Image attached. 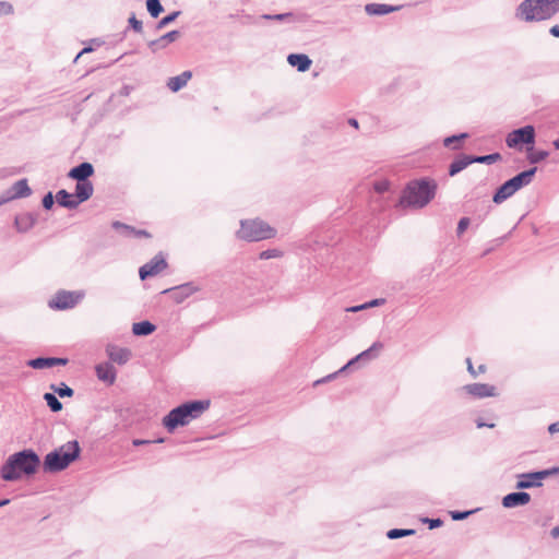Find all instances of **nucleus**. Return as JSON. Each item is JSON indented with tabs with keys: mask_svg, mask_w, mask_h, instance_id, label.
<instances>
[{
	"mask_svg": "<svg viewBox=\"0 0 559 559\" xmlns=\"http://www.w3.org/2000/svg\"><path fill=\"white\" fill-rule=\"evenodd\" d=\"M549 34L554 37L559 38V25H554L549 28Z\"/></svg>",
	"mask_w": 559,
	"mask_h": 559,
	"instance_id": "obj_54",
	"label": "nucleus"
},
{
	"mask_svg": "<svg viewBox=\"0 0 559 559\" xmlns=\"http://www.w3.org/2000/svg\"><path fill=\"white\" fill-rule=\"evenodd\" d=\"M156 330V326L150 321L133 323L132 332L136 336H147Z\"/></svg>",
	"mask_w": 559,
	"mask_h": 559,
	"instance_id": "obj_29",
	"label": "nucleus"
},
{
	"mask_svg": "<svg viewBox=\"0 0 559 559\" xmlns=\"http://www.w3.org/2000/svg\"><path fill=\"white\" fill-rule=\"evenodd\" d=\"M94 174V166L88 162H83L70 169L68 177L76 181H90L88 178Z\"/></svg>",
	"mask_w": 559,
	"mask_h": 559,
	"instance_id": "obj_15",
	"label": "nucleus"
},
{
	"mask_svg": "<svg viewBox=\"0 0 559 559\" xmlns=\"http://www.w3.org/2000/svg\"><path fill=\"white\" fill-rule=\"evenodd\" d=\"M385 302V299L383 298H377V299H372L368 302H366V306H367V309L368 308H372V307H378V306H381Z\"/></svg>",
	"mask_w": 559,
	"mask_h": 559,
	"instance_id": "obj_47",
	"label": "nucleus"
},
{
	"mask_svg": "<svg viewBox=\"0 0 559 559\" xmlns=\"http://www.w3.org/2000/svg\"><path fill=\"white\" fill-rule=\"evenodd\" d=\"M532 150H533V145L528 148V151H532ZM548 155H549V153L547 151L528 152L527 159L531 164H537V163L544 160L545 158H547Z\"/></svg>",
	"mask_w": 559,
	"mask_h": 559,
	"instance_id": "obj_38",
	"label": "nucleus"
},
{
	"mask_svg": "<svg viewBox=\"0 0 559 559\" xmlns=\"http://www.w3.org/2000/svg\"><path fill=\"white\" fill-rule=\"evenodd\" d=\"M261 17L267 21L278 22H294V14L292 12L280 13V14H262Z\"/></svg>",
	"mask_w": 559,
	"mask_h": 559,
	"instance_id": "obj_36",
	"label": "nucleus"
},
{
	"mask_svg": "<svg viewBox=\"0 0 559 559\" xmlns=\"http://www.w3.org/2000/svg\"><path fill=\"white\" fill-rule=\"evenodd\" d=\"M556 468L543 469L531 473L519 474L515 488L519 490H525L531 488H537L543 486V481L556 473Z\"/></svg>",
	"mask_w": 559,
	"mask_h": 559,
	"instance_id": "obj_8",
	"label": "nucleus"
},
{
	"mask_svg": "<svg viewBox=\"0 0 559 559\" xmlns=\"http://www.w3.org/2000/svg\"><path fill=\"white\" fill-rule=\"evenodd\" d=\"M477 372L478 373L485 372V366L484 365L478 366V371Z\"/></svg>",
	"mask_w": 559,
	"mask_h": 559,
	"instance_id": "obj_62",
	"label": "nucleus"
},
{
	"mask_svg": "<svg viewBox=\"0 0 559 559\" xmlns=\"http://www.w3.org/2000/svg\"><path fill=\"white\" fill-rule=\"evenodd\" d=\"M554 145L557 150H559V138L554 142Z\"/></svg>",
	"mask_w": 559,
	"mask_h": 559,
	"instance_id": "obj_63",
	"label": "nucleus"
},
{
	"mask_svg": "<svg viewBox=\"0 0 559 559\" xmlns=\"http://www.w3.org/2000/svg\"><path fill=\"white\" fill-rule=\"evenodd\" d=\"M0 8H4V14L13 13V5L5 1H0Z\"/></svg>",
	"mask_w": 559,
	"mask_h": 559,
	"instance_id": "obj_48",
	"label": "nucleus"
},
{
	"mask_svg": "<svg viewBox=\"0 0 559 559\" xmlns=\"http://www.w3.org/2000/svg\"><path fill=\"white\" fill-rule=\"evenodd\" d=\"M74 200H75L74 194L69 193L64 189L59 190L56 194L57 203L60 206L66 207V209H70V210L76 209L78 205Z\"/></svg>",
	"mask_w": 559,
	"mask_h": 559,
	"instance_id": "obj_28",
	"label": "nucleus"
},
{
	"mask_svg": "<svg viewBox=\"0 0 559 559\" xmlns=\"http://www.w3.org/2000/svg\"><path fill=\"white\" fill-rule=\"evenodd\" d=\"M41 204L45 210H51V207L55 204L53 195L51 192H48L47 194L44 195Z\"/></svg>",
	"mask_w": 559,
	"mask_h": 559,
	"instance_id": "obj_45",
	"label": "nucleus"
},
{
	"mask_svg": "<svg viewBox=\"0 0 559 559\" xmlns=\"http://www.w3.org/2000/svg\"><path fill=\"white\" fill-rule=\"evenodd\" d=\"M40 464L35 451L26 449L9 456L1 467V477L7 481H13L21 477V473L33 475Z\"/></svg>",
	"mask_w": 559,
	"mask_h": 559,
	"instance_id": "obj_3",
	"label": "nucleus"
},
{
	"mask_svg": "<svg viewBox=\"0 0 559 559\" xmlns=\"http://www.w3.org/2000/svg\"><path fill=\"white\" fill-rule=\"evenodd\" d=\"M44 400L47 403L51 412L58 413L62 409V403L58 400L55 393H45Z\"/></svg>",
	"mask_w": 559,
	"mask_h": 559,
	"instance_id": "obj_31",
	"label": "nucleus"
},
{
	"mask_svg": "<svg viewBox=\"0 0 559 559\" xmlns=\"http://www.w3.org/2000/svg\"><path fill=\"white\" fill-rule=\"evenodd\" d=\"M382 348H383V344L381 342H374L368 349L361 352L356 357L350 359L337 372L329 374L325 378H322V379L316 381L314 384L317 385V384L326 382L331 379H334L337 376V373H341V372L345 371L346 369L352 368L353 366H355L356 364H358L361 360H371V359L376 358Z\"/></svg>",
	"mask_w": 559,
	"mask_h": 559,
	"instance_id": "obj_10",
	"label": "nucleus"
},
{
	"mask_svg": "<svg viewBox=\"0 0 559 559\" xmlns=\"http://www.w3.org/2000/svg\"><path fill=\"white\" fill-rule=\"evenodd\" d=\"M9 503H10V499H2V500H0V508L7 506Z\"/></svg>",
	"mask_w": 559,
	"mask_h": 559,
	"instance_id": "obj_61",
	"label": "nucleus"
},
{
	"mask_svg": "<svg viewBox=\"0 0 559 559\" xmlns=\"http://www.w3.org/2000/svg\"><path fill=\"white\" fill-rule=\"evenodd\" d=\"M0 13L4 14V8H0Z\"/></svg>",
	"mask_w": 559,
	"mask_h": 559,
	"instance_id": "obj_64",
	"label": "nucleus"
},
{
	"mask_svg": "<svg viewBox=\"0 0 559 559\" xmlns=\"http://www.w3.org/2000/svg\"><path fill=\"white\" fill-rule=\"evenodd\" d=\"M14 199L15 198L12 197V192H10V190H7L5 192L0 194V206L4 205L5 203Z\"/></svg>",
	"mask_w": 559,
	"mask_h": 559,
	"instance_id": "obj_46",
	"label": "nucleus"
},
{
	"mask_svg": "<svg viewBox=\"0 0 559 559\" xmlns=\"http://www.w3.org/2000/svg\"><path fill=\"white\" fill-rule=\"evenodd\" d=\"M415 534V530L412 528H392L388 531L386 537L389 539H397L406 536H411Z\"/></svg>",
	"mask_w": 559,
	"mask_h": 559,
	"instance_id": "obj_34",
	"label": "nucleus"
},
{
	"mask_svg": "<svg viewBox=\"0 0 559 559\" xmlns=\"http://www.w3.org/2000/svg\"><path fill=\"white\" fill-rule=\"evenodd\" d=\"M472 164L471 155H460L449 165V175L453 177Z\"/></svg>",
	"mask_w": 559,
	"mask_h": 559,
	"instance_id": "obj_26",
	"label": "nucleus"
},
{
	"mask_svg": "<svg viewBox=\"0 0 559 559\" xmlns=\"http://www.w3.org/2000/svg\"><path fill=\"white\" fill-rule=\"evenodd\" d=\"M94 47L92 45H88L86 47H84L75 57L74 61H76L81 56H83L84 53H90L92 51H94Z\"/></svg>",
	"mask_w": 559,
	"mask_h": 559,
	"instance_id": "obj_49",
	"label": "nucleus"
},
{
	"mask_svg": "<svg viewBox=\"0 0 559 559\" xmlns=\"http://www.w3.org/2000/svg\"><path fill=\"white\" fill-rule=\"evenodd\" d=\"M9 190L15 199L27 198L32 194V189L25 178L14 182Z\"/></svg>",
	"mask_w": 559,
	"mask_h": 559,
	"instance_id": "obj_27",
	"label": "nucleus"
},
{
	"mask_svg": "<svg viewBox=\"0 0 559 559\" xmlns=\"http://www.w3.org/2000/svg\"><path fill=\"white\" fill-rule=\"evenodd\" d=\"M501 159V155L499 153H492L489 155H480V156H472L473 164H492Z\"/></svg>",
	"mask_w": 559,
	"mask_h": 559,
	"instance_id": "obj_37",
	"label": "nucleus"
},
{
	"mask_svg": "<svg viewBox=\"0 0 559 559\" xmlns=\"http://www.w3.org/2000/svg\"><path fill=\"white\" fill-rule=\"evenodd\" d=\"M180 13H181L180 11H174L170 14L160 19L156 24V31H160L164 27H166L167 25H169L170 23H173L180 15Z\"/></svg>",
	"mask_w": 559,
	"mask_h": 559,
	"instance_id": "obj_39",
	"label": "nucleus"
},
{
	"mask_svg": "<svg viewBox=\"0 0 559 559\" xmlns=\"http://www.w3.org/2000/svg\"><path fill=\"white\" fill-rule=\"evenodd\" d=\"M548 431L550 433L558 432L559 431V421H556V423H552L551 425H549Z\"/></svg>",
	"mask_w": 559,
	"mask_h": 559,
	"instance_id": "obj_55",
	"label": "nucleus"
},
{
	"mask_svg": "<svg viewBox=\"0 0 559 559\" xmlns=\"http://www.w3.org/2000/svg\"><path fill=\"white\" fill-rule=\"evenodd\" d=\"M83 292L59 290L55 297L49 300L48 306L51 309L66 310L75 307L83 298Z\"/></svg>",
	"mask_w": 559,
	"mask_h": 559,
	"instance_id": "obj_9",
	"label": "nucleus"
},
{
	"mask_svg": "<svg viewBox=\"0 0 559 559\" xmlns=\"http://www.w3.org/2000/svg\"><path fill=\"white\" fill-rule=\"evenodd\" d=\"M466 365H467V370L468 372L475 378L478 376V372H476V370L474 369L473 367V364H472V359L471 358H466Z\"/></svg>",
	"mask_w": 559,
	"mask_h": 559,
	"instance_id": "obj_50",
	"label": "nucleus"
},
{
	"mask_svg": "<svg viewBox=\"0 0 559 559\" xmlns=\"http://www.w3.org/2000/svg\"><path fill=\"white\" fill-rule=\"evenodd\" d=\"M95 372H96L97 378L100 381H103L109 385L114 384L116 381L117 370L110 362H104V364L96 365Z\"/></svg>",
	"mask_w": 559,
	"mask_h": 559,
	"instance_id": "obj_18",
	"label": "nucleus"
},
{
	"mask_svg": "<svg viewBox=\"0 0 559 559\" xmlns=\"http://www.w3.org/2000/svg\"><path fill=\"white\" fill-rule=\"evenodd\" d=\"M365 309H367L366 302L362 304V305H359V306L349 307L346 310L349 311V312H358V311L365 310Z\"/></svg>",
	"mask_w": 559,
	"mask_h": 559,
	"instance_id": "obj_51",
	"label": "nucleus"
},
{
	"mask_svg": "<svg viewBox=\"0 0 559 559\" xmlns=\"http://www.w3.org/2000/svg\"><path fill=\"white\" fill-rule=\"evenodd\" d=\"M477 509L475 510H467V511H450L449 514L453 521H462L467 519L471 514L475 513Z\"/></svg>",
	"mask_w": 559,
	"mask_h": 559,
	"instance_id": "obj_40",
	"label": "nucleus"
},
{
	"mask_svg": "<svg viewBox=\"0 0 559 559\" xmlns=\"http://www.w3.org/2000/svg\"><path fill=\"white\" fill-rule=\"evenodd\" d=\"M536 171L537 168L533 167L515 175L511 179L503 182L495 192L492 202L496 204H501L511 198L521 188L528 186L532 182Z\"/></svg>",
	"mask_w": 559,
	"mask_h": 559,
	"instance_id": "obj_6",
	"label": "nucleus"
},
{
	"mask_svg": "<svg viewBox=\"0 0 559 559\" xmlns=\"http://www.w3.org/2000/svg\"><path fill=\"white\" fill-rule=\"evenodd\" d=\"M210 407L207 400H194L180 404L173 408L164 418L163 425L168 432H174L178 427L189 425L199 418Z\"/></svg>",
	"mask_w": 559,
	"mask_h": 559,
	"instance_id": "obj_2",
	"label": "nucleus"
},
{
	"mask_svg": "<svg viewBox=\"0 0 559 559\" xmlns=\"http://www.w3.org/2000/svg\"><path fill=\"white\" fill-rule=\"evenodd\" d=\"M462 390L476 399L497 396L496 386L487 383L466 384Z\"/></svg>",
	"mask_w": 559,
	"mask_h": 559,
	"instance_id": "obj_13",
	"label": "nucleus"
},
{
	"mask_svg": "<svg viewBox=\"0 0 559 559\" xmlns=\"http://www.w3.org/2000/svg\"><path fill=\"white\" fill-rule=\"evenodd\" d=\"M509 147H516L520 144L533 145L535 143V129L528 124L510 132L506 139Z\"/></svg>",
	"mask_w": 559,
	"mask_h": 559,
	"instance_id": "obj_11",
	"label": "nucleus"
},
{
	"mask_svg": "<svg viewBox=\"0 0 559 559\" xmlns=\"http://www.w3.org/2000/svg\"><path fill=\"white\" fill-rule=\"evenodd\" d=\"M150 442H151L150 440L134 439L133 440V445L139 447V445L146 444V443H150Z\"/></svg>",
	"mask_w": 559,
	"mask_h": 559,
	"instance_id": "obj_58",
	"label": "nucleus"
},
{
	"mask_svg": "<svg viewBox=\"0 0 559 559\" xmlns=\"http://www.w3.org/2000/svg\"><path fill=\"white\" fill-rule=\"evenodd\" d=\"M94 192V187L91 181H76L74 198L76 205L87 201Z\"/></svg>",
	"mask_w": 559,
	"mask_h": 559,
	"instance_id": "obj_20",
	"label": "nucleus"
},
{
	"mask_svg": "<svg viewBox=\"0 0 559 559\" xmlns=\"http://www.w3.org/2000/svg\"><path fill=\"white\" fill-rule=\"evenodd\" d=\"M423 522L425 524H428L429 530H435L443 525V521L440 518L437 519H429L425 518L423 519Z\"/></svg>",
	"mask_w": 559,
	"mask_h": 559,
	"instance_id": "obj_44",
	"label": "nucleus"
},
{
	"mask_svg": "<svg viewBox=\"0 0 559 559\" xmlns=\"http://www.w3.org/2000/svg\"><path fill=\"white\" fill-rule=\"evenodd\" d=\"M374 189L378 192H384L388 189V183L386 182H377L374 186Z\"/></svg>",
	"mask_w": 559,
	"mask_h": 559,
	"instance_id": "obj_52",
	"label": "nucleus"
},
{
	"mask_svg": "<svg viewBox=\"0 0 559 559\" xmlns=\"http://www.w3.org/2000/svg\"><path fill=\"white\" fill-rule=\"evenodd\" d=\"M132 237H150V234L144 229H135Z\"/></svg>",
	"mask_w": 559,
	"mask_h": 559,
	"instance_id": "obj_53",
	"label": "nucleus"
},
{
	"mask_svg": "<svg viewBox=\"0 0 559 559\" xmlns=\"http://www.w3.org/2000/svg\"><path fill=\"white\" fill-rule=\"evenodd\" d=\"M50 389L53 393L58 394L60 397H71L74 394L73 389L68 386L66 383L61 382L60 384H51Z\"/></svg>",
	"mask_w": 559,
	"mask_h": 559,
	"instance_id": "obj_32",
	"label": "nucleus"
},
{
	"mask_svg": "<svg viewBox=\"0 0 559 559\" xmlns=\"http://www.w3.org/2000/svg\"><path fill=\"white\" fill-rule=\"evenodd\" d=\"M128 22H129L130 27L134 32L141 33L143 31V23H142V21L138 20L134 14H132L129 17Z\"/></svg>",
	"mask_w": 559,
	"mask_h": 559,
	"instance_id": "obj_42",
	"label": "nucleus"
},
{
	"mask_svg": "<svg viewBox=\"0 0 559 559\" xmlns=\"http://www.w3.org/2000/svg\"><path fill=\"white\" fill-rule=\"evenodd\" d=\"M197 288L192 285V283H187L167 290H164V293H171L174 299L177 302L183 301L187 297L192 295Z\"/></svg>",
	"mask_w": 559,
	"mask_h": 559,
	"instance_id": "obj_24",
	"label": "nucleus"
},
{
	"mask_svg": "<svg viewBox=\"0 0 559 559\" xmlns=\"http://www.w3.org/2000/svg\"><path fill=\"white\" fill-rule=\"evenodd\" d=\"M111 226H112V228L115 230H117L118 233H120L124 237H132L133 233H135V228L134 227H132L130 225H127L124 223H121L119 221L112 222Z\"/></svg>",
	"mask_w": 559,
	"mask_h": 559,
	"instance_id": "obj_33",
	"label": "nucleus"
},
{
	"mask_svg": "<svg viewBox=\"0 0 559 559\" xmlns=\"http://www.w3.org/2000/svg\"><path fill=\"white\" fill-rule=\"evenodd\" d=\"M259 257L261 260L280 258V257H282V251L277 250V249H267V250L262 251Z\"/></svg>",
	"mask_w": 559,
	"mask_h": 559,
	"instance_id": "obj_41",
	"label": "nucleus"
},
{
	"mask_svg": "<svg viewBox=\"0 0 559 559\" xmlns=\"http://www.w3.org/2000/svg\"><path fill=\"white\" fill-rule=\"evenodd\" d=\"M191 76H192L191 71H183L182 73H180L177 76L169 78V80L167 82V87L171 92H178L187 85V83L191 79Z\"/></svg>",
	"mask_w": 559,
	"mask_h": 559,
	"instance_id": "obj_25",
	"label": "nucleus"
},
{
	"mask_svg": "<svg viewBox=\"0 0 559 559\" xmlns=\"http://www.w3.org/2000/svg\"><path fill=\"white\" fill-rule=\"evenodd\" d=\"M103 43H104V41H103V40H100L99 38H93V39L91 40V45H92L93 47H94V46L99 47V46H102V45H103Z\"/></svg>",
	"mask_w": 559,
	"mask_h": 559,
	"instance_id": "obj_59",
	"label": "nucleus"
},
{
	"mask_svg": "<svg viewBox=\"0 0 559 559\" xmlns=\"http://www.w3.org/2000/svg\"><path fill=\"white\" fill-rule=\"evenodd\" d=\"M276 230L261 219L241 221L240 229L237 231L238 238L247 241H260L273 238Z\"/></svg>",
	"mask_w": 559,
	"mask_h": 559,
	"instance_id": "obj_7",
	"label": "nucleus"
},
{
	"mask_svg": "<svg viewBox=\"0 0 559 559\" xmlns=\"http://www.w3.org/2000/svg\"><path fill=\"white\" fill-rule=\"evenodd\" d=\"M81 448L76 440H71L53 451L47 453L44 457L43 469L45 473H59L64 471L71 463L80 457Z\"/></svg>",
	"mask_w": 559,
	"mask_h": 559,
	"instance_id": "obj_5",
	"label": "nucleus"
},
{
	"mask_svg": "<svg viewBox=\"0 0 559 559\" xmlns=\"http://www.w3.org/2000/svg\"><path fill=\"white\" fill-rule=\"evenodd\" d=\"M559 12V0H523L515 9V17L523 22H540Z\"/></svg>",
	"mask_w": 559,
	"mask_h": 559,
	"instance_id": "obj_4",
	"label": "nucleus"
},
{
	"mask_svg": "<svg viewBox=\"0 0 559 559\" xmlns=\"http://www.w3.org/2000/svg\"><path fill=\"white\" fill-rule=\"evenodd\" d=\"M146 9L152 17L156 19L164 11L159 0H146Z\"/></svg>",
	"mask_w": 559,
	"mask_h": 559,
	"instance_id": "obj_35",
	"label": "nucleus"
},
{
	"mask_svg": "<svg viewBox=\"0 0 559 559\" xmlns=\"http://www.w3.org/2000/svg\"><path fill=\"white\" fill-rule=\"evenodd\" d=\"M476 425L478 428H483V427L493 428L495 427V424H486V423L481 421L480 419H478L476 421Z\"/></svg>",
	"mask_w": 559,
	"mask_h": 559,
	"instance_id": "obj_56",
	"label": "nucleus"
},
{
	"mask_svg": "<svg viewBox=\"0 0 559 559\" xmlns=\"http://www.w3.org/2000/svg\"><path fill=\"white\" fill-rule=\"evenodd\" d=\"M471 224V219L468 217H462L459 223H457V227H456V234L459 237H461L464 231L468 228Z\"/></svg>",
	"mask_w": 559,
	"mask_h": 559,
	"instance_id": "obj_43",
	"label": "nucleus"
},
{
	"mask_svg": "<svg viewBox=\"0 0 559 559\" xmlns=\"http://www.w3.org/2000/svg\"><path fill=\"white\" fill-rule=\"evenodd\" d=\"M167 267L165 258L159 253L156 254L150 262L142 265L139 270L140 278L146 280L147 277L154 276Z\"/></svg>",
	"mask_w": 559,
	"mask_h": 559,
	"instance_id": "obj_12",
	"label": "nucleus"
},
{
	"mask_svg": "<svg viewBox=\"0 0 559 559\" xmlns=\"http://www.w3.org/2000/svg\"><path fill=\"white\" fill-rule=\"evenodd\" d=\"M531 501V495L524 490L514 491L502 498V506L507 509L526 506Z\"/></svg>",
	"mask_w": 559,
	"mask_h": 559,
	"instance_id": "obj_14",
	"label": "nucleus"
},
{
	"mask_svg": "<svg viewBox=\"0 0 559 559\" xmlns=\"http://www.w3.org/2000/svg\"><path fill=\"white\" fill-rule=\"evenodd\" d=\"M468 138V133H460V134H454V135H451V136H447L444 140H443V145L445 147H449V148H452V150H460L462 144L461 142L465 139Z\"/></svg>",
	"mask_w": 559,
	"mask_h": 559,
	"instance_id": "obj_30",
	"label": "nucleus"
},
{
	"mask_svg": "<svg viewBox=\"0 0 559 559\" xmlns=\"http://www.w3.org/2000/svg\"><path fill=\"white\" fill-rule=\"evenodd\" d=\"M348 123H349L350 126L355 127V128H358V121H357L356 119H354V118H350V119L348 120Z\"/></svg>",
	"mask_w": 559,
	"mask_h": 559,
	"instance_id": "obj_60",
	"label": "nucleus"
},
{
	"mask_svg": "<svg viewBox=\"0 0 559 559\" xmlns=\"http://www.w3.org/2000/svg\"><path fill=\"white\" fill-rule=\"evenodd\" d=\"M37 222L36 213H22L15 216L14 225L20 233H26L34 227Z\"/></svg>",
	"mask_w": 559,
	"mask_h": 559,
	"instance_id": "obj_19",
	"label": "nucleus"
},
{
	"mask_svg": "<svg viewBox=\"0 0 559 559\" xmlns=\"http://www.w3.org/2000/svg\"><path fill=\"white\" fill-rule=\"evenodd\" d=\"M179 31H170L162 35L159 38L148 41L147 46L152 52H156L160 49L166 48L169 44L176 41L179 38Z\"/></svg>",
	"mask_w": 559,
	"mask_h": 559,
	"instance_id": "obj_17",
	"label": "nucleus"
},
{
	"mask_svg": "<svg viewBox=\"0 0 559 559\" xmlns=\"http://www.w3.org/2000/svg\"><path fill=\"white\" fill-rule=\"evenodd\" d=\"M287 62L299 72H306L311 67L312 60L305 53H290L287 57Z\"/></svg>",
	"mask_w": 559,
	"mask_h": 559,
	"instance_id": "obj_23",
	"label": "nucleus"
},
{
	"mask_svg": "<svg viewBox=\"0 0 559 559\" xmlns=\"http://www.w3.org/2000/svg\"><path fill=\"white\" fill-rule=\"evenodd\" d=\"M68 359L58 357H37L28 361V366L34 369L50 368L58 365H66Z\"/></svg>",
	"mask_w": 559,
	"mask_h": 559,
	"instance_id": "obj_21",
	"label": "nucleus"
},
{
	"mask_svg": "<svg viewBox=\"0 0 559 559\" xmlns=\"http://www.w3.org/2000/svg\"><path fill=\"white\" fill-rule=\"evenodd\" d=\"M402 5H391L385 3H368L365 11L368 15H385L399 11Z\"/></svg>",
	"mask_w": 559,
	"mask_h": 559,
	"instance_id": "obj_22",
	"label": "nucleus"
},
{
	"mask_svg": "<svg viewBox=\"0 0 559 559\" xmlns=\"http://www.w3.org/2000/svg\"><path fill=\"white\" fill-rule=\"evenodd\" d=\"M550 535L554 539H557L559 538V525L555 526L551 531H550Z\"/></svg>",
	"mask_w": 559,
	"mask_h": 559,
	"instance_id": "obj_57",
	"label": "nucleus"
},
{
	"mask_svg": "<svg viewBox=\"0 0 559 559\" xmlns=\"http://www.w3.org/2000/svg\"><path fill=\"white\" fill-rule=\"evenodd\" d=\"M437 182L430 178L409 181L403 190L400 204L404 207L423 209L436 195Z\"/></svg>",
	"mask_w": 559,
	"mask_h": 559,
	"instance_id": "obj_1",
	"label": "nucleus"
},
{
	"mask_svg": "<svg viewBox=\"0 0 559 559\" xmlns=\"http://www.w3.org/2000/svg\"><path fill=\"white\" fill-rule=\"evenodd\" d=\"M106 353L112 362L118 365L127 364L131 358V350L126 347H119L116 345H108Z\"/></svg>",
	"mask_w": 559,
	"mask_h": 559,
	"instance_id": "obj_16",
	"label": "nucleus"
}]
</instances>
